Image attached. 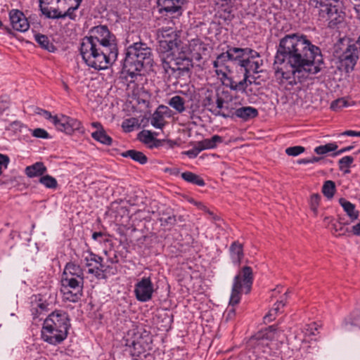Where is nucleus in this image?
I'll return each instance as SVG.
<instances>
[{"label": "nucleus", "mask_w": 360, "mask_h": 360, "mask_svg": "<svg viewBox=\"0 0 360 360\" xmlns=\"http://www.w3.org/2000/svg\"><path fill=\"white\" fill-rule=\"evenodd\" d=\"M323 56L319 46L302 34L292 33L282 37L274 60L275 77L281 84L293 86L309 75L320 71Z\"/></svg>", "instance_id": "1"}, {"label": "nucleus", "mask_w": 360, "mask_h": 360, "mask_svg": "<svg viewBox=\"0 0 360 360\" xmlns=\"http://www.w3.org/2000/svg\"><path fill=\"white\" fill-rule=\"evenodd\" d=\"M70 327L67 312L55 310L44 321L41 331L42 340L53 345L60 344L68 337Z\"/></svg>", "instance_id": "2"}, {"label": "nucleus", "mask_w": 360, "mask_h": 360, "mask_svg": "<svg viewBox=\"0 0 360 360\" xmlns=\"http://www.w3.org/2000/svg\"><path fill=\"white\" fill-rule=\"evenodd\" d=\"M152 52L148 46L142 42L134 43L127 49L123 62V71L131 77V82L141 75V71L152 65Z\"/></svg>", "instance_id": "3"}, {"label": "nucleus", "mask_w": 360, "mask_h": 360, "mask_svg": "<svg viewBox=\"0 0 360 360\" xmlns=\"http://www.w3.org/2000/svg\"><path fill=\"white\" fill-rule=\"evenodd\" d=\"M84 63L95 70H105L113 64L117 58L94 41L84 37L79 46Z\"/></svg>", "instance_id": "4"}, {"label": "nucleus", "mask_w": 360, "mask_h": 360, "mask_svg": "<svg viewBox=\"0 0 360 360\" xmlns=\"http://www.w3.org/2000/svg\"><path fill=\"white\" fill-rule=\"evenodd\" d=\"M162 66L165 72V78L168 81L172 79L177 80L181 77L188 75L193 68L192 60L181 50L174 51L167 53L162 59Z\"/></svg>", "instance_id": "5"}, {"label": "nucleus", "mask_w": 360, "mask_h": 360, "mask_svg": "<svg viewBox=\"0 0 360 360\" xmlns=\"http://www.w3.org/2000/svg\"><path fill=\"white\" fill-rule=\"evenodd\" d=\"M253 283V273L250 266H243L233 278L229 305L231 309L228 312V316L231 318L235 315L234 307L237 305L241 299L243 292L248 294L252 289Z\"/></svg>", "instance_id": "6"}, {"label": "nucleus", "mask_w": 360, "mask_h": 360, "mask_svg": "<svg viewBox=\"0 0 360 360\" xmlns=\"http://www.w3.org/2000/svg\"><path fill=\"white\" fill-rule=\"evenodd\" d=\"M309 5L319 20L328 22L330 27L338 25L343 20L338 0H309Z\"/></svg>", "instance_id": "7"}, {"label": "nucleus", "mask_w": 360, "mask_h": 360, "mask_svg": "<svg viewBox=\"0 0 360 360\" xmlns=\"http://www.w3.org/2000/svg\"><path fill=\"white\" fill-rule=\"evenodd\" d=\"M335 53L338 54L341 66L347 72L353 70L359 57V48L349 38H341L335 44Z\"/></svg>", "instance_id": "8"}, {"label": "nucleus", "mask_w": 360, "mask_h": 360, "mask_svg": "<svg viewBox=\"0 0 360 360\" xmlns=\"http://www.w3.org/2000/svg\"><path fill=\"white\" fill-rule=\"evenodd\" d=\"M85 37L101 46L106 51L112 53L117 58L118 49L116 37L106 25L92 27L89 31V36Z\"/></svg>", "instance_id": "9"}, {"label": "nucleus", "mask_w": 360, "mask_h": 360, "mask_svg": "<svg viewBox=\"0 0 360 360\" xmlns=\"http://www.w3.org/2000/svg\"><path fill=\"white\" fill-rule=\"evenodd\" d=\"M159 49L165 53L178 51L181 41L172 28H162L158 31Z\"/></svg>", "instance_id": "10"}, {"label": "nucleus", "mask_w": 360, "mask_h": 360, "mask_svg": "<svg viewBox=\"0 0 360 360\" xmlns=\"http://www.w3.org/2000/svg\"><path fill=\"white\" fill-rule=\"evenodd\" d=\"M82 258L86 267L88 268L87 273L93 275L97 279L104 278L105 273L107 272L109 266L105 268L103 258L91 251L84 252Z\"/></svg>", "instance_id": "11"}, {"label": "nucleus", "mask_w": 360, "mask_h": 360, "mask_svg": "<svg viewBox=\"0 0 360 360\" xmlns=\"http://www.w3.org/2000/svg\"><path fill=\"white\" fill-rule=\"evenodd\" d=\"M152 339L148 335L134 334L131 339L126 340V346L130 355L134 359L140 357L147 351L152 349Z\"/></svg>", "instance_id": "12"}, {"label": "nucleus", "mask_w": 360, "mask_h": 360, "mask_svg": "<svg viewBox=\"0 0 360 360\" xmlns=\"http://www.w3.org/2000/svg\"><path fill=\"white\" fill-rule=\"evenodd\" d=\"M224 103V98L219 96L218 93L210 89L205 91L202 104L204 108L212 113L226 117L227 115L220 111L223 108Z\"/></svg>", "instance_id": "13"}, {"label": "nucleus", "mask_w": 360, "mask_h": 360, "mask_svg": "<svg viewBox=\"0 0 360 360\" xmlns=\"http://www.w3.org/2000/svg\"><path fill=\"white\" fill-rule=\"evenodd\" d=\"M154 286L150 276L143 277L134 285V295L136 300L141 302L150 300L154 293Z\"/></svg>", "instance_id": "14"}, {"label": "nucleus", "mask_w": 360, "mask_h": 360, "mask_svg": "<svg viewBox=\"0 0 360 360\" xmlns=\"http://www.w3.org/2000/svg\"><path fill=\"white\" fill-rule=\"evenodd\" d=\"M55 127L67 134H72L75 131H79L82 127V122L77 119L60 115L53 120Z\"/></svg>", "instance_id": "15"}, {"label": "nucleus", "mask_w": 360, "mask_h": 360, "mask_svg": "<svg viewBox=\"0 0 360 360\" xmlns=\"http://www.w3.org/2000/svg\"><path fill=\"white\" fill-rule=\"evenodd\" d=\"M84 275L83 269L74 262H68L63 269L61 283H70V281L84 285Z\"/></svg>", "instance_id": "16"}, {"label": "nucleus", "mask_w": 360, "mask_h": 360, "mask_svg": "<svg viewBox=\"0 0 360 360\" xmlns=\"http://www.w3.org/2000/svg\"><path fill=\"white\" fill-rule=\"evenodd\" d=\"M252 53H248L240 66L244 68L245 72L243 77L248 79L251 73H258L260 72L259 68L263 64V60L260 58L259 53L252 49Z\"/></svg>", "instance_id": "17"}, {"label": "nucleus", "mask_w": 360, "mask_h": 360, "mask_svg": "<svg viewBox=\"0 0 360 360\" xmlns=\"http://www.w3.org/2000/svg\"><path fill=\"white\" fill-rule=\"evenodd\" d=\"M280 333L281 331H278L275 326H271L264 332L259 333L252 337L249 345L259 351L261 347L267 345L265 342L267 340L278 338Z\"/></svg>", "instance_id": "18"}, {"label": "nucleus", "mask_w": 360, "mask_h": 360, "mask_svg": "<svg viewBox=\"0 0 360 360\" xmlns=\"http://www.w3.org/2000/svg\"><path fill=\"white\" fill-rule=\"evenodd\" d=\"M84 285L70 281V283H61V292L63 300L71 302H77L82 295Z\"/></svg>", "instance_id": "19"}, {"label": "nucleus", "mask_w": 360, "mask_h": 360, "mask_svg": "<svg viewBox=\"0 0 360 360\" xmlns=\"http://www.w3.org/2000/svg\"><path fill=\"white\" fill-rule=\"evenodd\" d=\"M11 25L16 31L24 32L30 27V23L24 13L17 9H13L9 12Z\"/></svg>", "instance_id": "20"}, {"label": "nucleus", "mask_w": 360, "mask_h": 360, "mask_svg": "<svg viewBox=\"0 0 360 360\" xmlns=\"http://www.w3.org/2000/svg\"><path fill=\"white\" fill-rule=\"evenodd\" d=\"M229 61H231L230 55L227 51L218 55L216 60L213 61L215 72L219 77H225L226 73L231 72V68L229 65Z\"/></svg>", "instance_id": "21"}, {"label": "nucleus", "mask_w": 360, "mask_h": 360, "mask_svg": "<svg viewBox=\"0 0 360 360\" xmlns=\"http://www.w3.org/2000/svg\"><path fill=\"white\" fill-rule=\"evenodd\" d=\"M220 79L222 81L223 84L226 87H229L230 89L246 94L248 79L244 77L242 80L236 82L233 78L229 77L228 73H226V76H220Z\"/></svg>", "instance_id": "22"}, {"label": "nucleus", "mask_w": 360, "mask_h": 360, "mask_svg": "<svg viewBox=\"0 0 360 360\" xmlns=\"http://www.w3.org/2000/svg\"><path fill=\"white\" fill-rule=\"evenodd\" d=\"M169 109L165 105H160L153 112L150 118V124L157 129H162L165 125V116L167 115Z\"/></svg>", "instance_id": "23"}, {"label": "nucleus", "mask_w": 360, "mask_h": 360, "mask_svg": "<svg viewBox=\"0 0 360 360\" xmlns=\"http://www.w3.org/2000/svg\"><path fill=\"white\" fill-rule=\"evenodd\" d=\"M230 258L233 264L239 266L244 257L243 245L239 241H233L229 247Z\"/></svg>", "instance_id": "24"}, {"label": "nucleus", "mask_w": 360, "mask_h": 360, "mask_svg": "<svg viewBox=\"0 0 360 360\" xmlns=\"http://www.w3.org/2000/svg\"><path fill=\"white\" fill-rule=\"evenodd\" d=\"M189 49L195 60H200L207 51V44L199 39L191 40L189 44Z\"/></svg>", "instance_id": "25"}, {"label": "nucleus", "mask_w": 360, "mask_h": 360, "mask_svg": "<svg viewBox=\"0 0 360 360\" xmlns=\"http://www.w3.org/2000/svg\"><path fill=\"white\" fill-rule=\"evenodd\" d=\"M185 0H158V6L161 7L160 11L167 13H174L181 8V5Z\"/></svg>", "instance_id": "26"}, {"label": "nucleus", "mask_w": 360, "mask_h": 360, "mask_svg": "<svg viewBox=\"0 0 360 360\" xmlns=\"http://www.w3.org/2000/svg\"><path fill=\"white\" fill-rule=\"evenodd\" d=\"M226 51L230 55L231 61H238L239 65L248 53H252L250 48L230 47Z\"/></svg>", "instance_id": "27"}, {"label": "nucleus", "mask_w": 360, "mask_h": 360, "mask_svg": "<svg viewBox=\"0 0 360 360\" xmlns=\"http://www.w3.org/2000/svg\"><path fill=\"white\" fill-rule=\"evenodd\" d=\"M47 172V168L42 162H37L25 168V174L30 178L42 176Z\"/></svg>", "instance_id": "28"}, {"label": "nucleus", "mask_w": 360, "mask_h": 360, "mask_svg": "<svg viewBox=\"0 0 360 360\" xmlns=\"http://www.w3.org/2000/svg\"><path fill=\"white\" fill-rule=\"evenodd\" d=\"M339 203L349 218V223H352L358 219L359 212L356 210L354 204L343 198H340Z\"/></svg>", "instance_id": "29"}, {"label": "nucleus", "mask_w": 360, "mask_h": 360, "mask_svg": "<svg viewBox=\"0 0 360 360\" xmlns=\"http://www.w3.org/2000/svg\"><path fill=\"white\" fill-rule=\"evenodd\" d=\"M234 114L236 117L247 121L256 117L258 115V111L253 107L247 106L236 109Z\"/></svg>", "instance_id": "30"}, {"label": "nucleus", "mask_w": 360, "mask_h": 360, "mask_svg": "<svg viewBox=\"0 0 360 360\" xmlns=\"http://www.w3.org/2000/svg\"><path fill=\"white\" fill-rule=\"evenodd\" d=\"M288 298V292H285L283 295V298L276 303L272 309L269 310L268 314L264 317V322H271L275 319L276 314L279 312L281 308L285 304V301Z\"/></svg>", "instance_id": "31"}, {"label": "nucleus", "mask_w": 360, "mask_h": 360, "mask_svg": "<svg viewBox=\"0 0 360 360\" xmlns=\"http://www.w3.org/2000/svg\"><path fill=\"white\" fill-rule=\"evenodd\" d=\"M121 155L124 158H129L141 165H144L148 162V158L141 151L136 150H128L122 153Z\"/></svg>", "instance_id": "32"}, {"label": "nucleus", "mask_w": 360, "mask_h": 360, "mask_svg": "<svg viewBox=\"0 0 360 360\" xmlns=\"http://www.w3.org/2000/svg\"><path fill=\"white\" fill-rule=\"evenodd\" d=\"M233 5V4H228L226 6H217L218 8L217 16L219 18L223 20L224 22L231 21L234 16L232 9Z\"/></svg>", "instance_id": "33"}, {"label": "nucleus", "mask_w": 360, "mask_h": 360, "mask_svg": "<svg viewBox=\"0 0 360 360\" xmlns=\"http://www.w3.org/2000/svg\"><path fill=\"white\" fill-rule=\"evenodd\" d=\"M181 176L188 183H191L198 186H204L205 185V182L201 176L191 172H183L181 173Z\"/></svg>", "instance_id": "34"}, {"label": "nucleus", "mask_w": 360, "mask_h": 360, "mask_svg": "<svg viewBox=\"0 0 360 360\" xmlns=\"http://www.w3.org/2000/svg\"><path fill=\"white\" fill-rule=\"evenodd\" d=\"M223 138L219 135H214L210 139H205L199 143L200 147L201 149H212L217 147L218 143H222Z\"/></svg>", "instance_id": "35"}, {"label": "nucleus", "mask_w": 360, "mask_h": 360, "mask_svg": "<svg viewBox=\"0 0 360 360\" xmlns=\"http://www.w3.org/2000/svg\"><path fill=\"white\" fill-rule=\"evenodd\" d=\"M34 39L39 46L44 49L47 50L49 52H53L56 49L53 44L51 42L46 35L36 34L34 35Z\"/></svg>", "instance_id": "36"}, {"label": "nucleus", "mask_w": 360, "mask_h": 360, "mask_svg": "<svg viewBox=\"0 0 360 360\" xmlns=\"http://www.w3.org/2000/svg\"><path fill=\"white\" fill-rule=\"evenodd\" d=\"M91 137L96 141L105 146H111L112 143V139L108 136L105 130L95 131L91 133Z\"/></svg>", "instance_id": "37"}, {"label": "nucleus", "mask_w": 360, "mask_h": 360, "mask_svg": "<svg viewBox=\"0 0 360 360\" xmlns=\"http://www.w3.org/2000/svg\"><path fill=\"white\" fill-rule=\"evenodd\" d=\"M354 104V101L351 99L342 97L333 101L330 104V108L334 111H339L343 108L352 106Z\"/></svg>", "instance_id": "38"}, {"label": "nucleus", "mask_w": 360, "mask_h": 360, "mask_svg": "<svg viewBox=\"0 0 360 360\" xmlns=\"http://www.w3.org/2000/svg\"><path fill=\"white\" fill-rule=\"evenodd\" d=\"M349 224V221L342 222V219H339V221L333 224V229L331 230L332 233L336 236H345L348 232V229L345 227V224Z\"/></svg>", "instance_id": "39"}, {"label": "nucleus", "mask_w": 360, "mask_h": 360, "mask_svg": "<svg viewBox=\"0 0 360 360\" xmlns=\"http://www.w3.org/2000/svg\"><path fill=\"white\" fill-rule=\"evenodd\" d=\"M168 104L179 113H181L185 110V101L180 96H173L169 100Z\"/></svg>", "instance_id": "40"}, {"label": "nucleus", "mask_w": 360, "mask_h": 360, "mask_svg": "<svg viewBox=\"0 0 360 360\" xmlns=\"http://www.w3.org/2000/svg\"><path fill=\"white\" fill-rule=\"evenodd\" d=\"M39 8L40 11L47 18L51 19H58L62 18V13L59 11L56 8H53V10H50L48 7L43 6V4H41L39 1Z\"/></svg>", "instance_id": "41"}, {"label": "nucleus", "mask_w": 360, "mask_h": 360, "mask_svg": "<svg viewBox=\"0 0 360 360\" xmlns=\"http://www.w3.org/2000/svg\"><path fill=\"white\" fill-rule=\"evenodd\" d=\"M39 182L49 189H56L58 186L57 180L49 174L41 176Z\"/></svg>", "instance_id": "42"}, {"label": "nucleus", "mask_w": 360, "mask_h": 360, "mask_svg": "<svg viewBox=\"0 0 360 360\" xmlns=\"http://www.w3.org/2000/svg\"><path fill=\"white\" fill-rule=\"evenodd\" d=\"M335 192V184L333 181L328 180L325 181L322 187V193L323 195L330 199L333 197Z\"/></svg>", "instance_id": "43"}, {"label": "nucleus", "mask_w": 360, "mask_h": 360, "mask_svg": "<svg viewBox=\"0 0 360 360\" xmlns=\"http://www.w3.org/2000/svg\"><path fill=\"white\" fill-rule=\"evenodd\" d=\"M338 146L335 143H329L323 146H319L314 149V151L319 155H324L327 153L335 151Z\"/></svg>", "instance_id": "44"}, {"label": "nucleus", "mask_w": 360, "mask_h": 360, "mask_svg": "<svg viewBox=\"0 0 360 360\" xmlns=\"http://www.w3.org/2000/svg\"><path fill=\"white\" fill-rule=\"evenodd\" d=\"M82 1V0H75V6H72L69 7L68 9L64 13H62V18L68 17L70 19L72 20H76L77 15L75 13V11H76L79 7Z\"/></svg>", "instance_id": "45"}, {"label": "nucleus", "mask_w": 360, "mask_h": 360, "mask_svg": "<svg viewBox=\"0 0 360 360\" xmlns=\"http://www.w3.org/2000/svg\"><path fill=\"white\" fill-rule=\"evenodd\" d=\"M321 200V195L318 193H314L310 196L309 206L311 211L315 215L318 214V207Z\"/></svg>", "instance_id": "46"}, {"label": "nucleus", "mask_w": 360, "mask_h": 360, "mask_svg": "<svg viewBox=\"0 0 360 360\" xmlns=\"http://www.w3.org/2000/svg\"><path fill=\"white\" fill-rule=\"evenodd\" d=\"M138 138L140 141L145 144H148L155 140L153 133L148 130L141 131L138 135Z\"/></svg>", "instance_id": "47"}, {"label": "nucleus", "mask_w": 360, "mask_h": 360, "mask_svg": "<svg viewBox=\"0 0 360 360\" xmlns=\"http://www.w3.org/2000/svg\"><path fill=\"white\" fill-rule=\"evenodd\" d=\"M305 148L301 146L289 147L285 149V153L290 156H297L302 153Z\"/></svg>", "instance_id": "48"}, {"label": "nucleus", "mask_w": 360, "mask_h": 360, "mask_svg": "<svg viewBox=\"0 0 360 360\" xmlns=\"http://www.w3.org/2000/svg\"><path fill=\"white\" fill-rule=\"evenodd\" d=\"M353 162V157L349 155L343 157L338 162L340 169L343 170L345 168L348 169Z\"/></svg>", "instance_id": "49"}, {"label": "nucleus", "mask_w": 360, "mask_h": 360, "mask_svg": "<svg viewBox=\"0 0 360 360\" xmlns=\"http://www.w3.org/2000/svg\"><path fill=\"white\" fill-rule=\"evenodd\" d=\"M122 127L125 132H130L134 130V119H127L125 120L122 124Z\"/></svg>", "instance_id": "50"}, {"label": "nucleus", "mask_w": 360, "mask_h": 360, "mask_svg": "<svg viewBox=\"0 0 360 360\" xmlns=\"http://www.w3.org/2000/svg\"><path fill=\"white\" fill-rule=\"evenodd\" d=\"M32 134L33 136L37 138L48 139L49 137L48 132L41 128H37L32 130Z\"/></svg>", "instance_id": "51"}, {"label": "nucleus", "mask_w": 360, "mask_h": 360, "mask_svg": "<svg viewBox=\"0 0 360 360\" xmlns=\"http://www.w3.org/2000/svg\"><path fill=\"white\" fill-rule=\"evenodd\" d=\"M160 221L162 226H173L176 224V220L174 215H171L167 217H161Z\"/></svg>", "instance_id": "52"}, {"label": "nucleus", "mask_w": 360, "mask_h": 360, "mask_svg": "<svg viewBox=\"0 0 360 360\" xmlns=\"http://www.w3.org/2000/svg\"><path fill=\"white\" fill-rule=\"evenodd\" d=\"M202 150L201 149V147L199 146V143H198L196 147L186 151L185 154L187 155L190 158H196Z\"/></svg>", "instance_id": "53"}, {"label": "nucleus", "mask_w": 360, "mask_h": 360, "mask_svg": "<svg viewBox=\"0 0 360 360\" xmlns=\"http://www.w3.org/2000/svg\"><path fill=\"white\" fill-rule=\"evenodd\" d=\"M304 330L307 335H315V331L317 330L316 323L306 325L304 327Z\"/></svg>", "instance_id": "54"}, {"label": "nucleus", "mask_w": 360, "mask_h": 360, "mask_svg": "<svg viewBox=\"0 0 360 360\" xmlns=\"http://www.w3.org/2000/svg\"><path fill=\"white\" fill-rule=\"evenodd\" d=\"M38 114L41 115L45 119L50 120V122L53 124V120L56 117H58V115L53 116L50 112L39 109V112H37Z\"/></svg>", "instance_id": "55"}, {"label": "nucleus", "mask_w": 360, "mask_h": 360, "mask_svg": "<svg viewBox=\"0 0 360 360\" xmlns=\"http://www.w3.org/2000/svg\"><path fill=\"white\" fill-rule=\"evenodd\" d=\"M9 163V158L0 153V172H2L3 169H6Z\"/></svg>", "instance_id": "56"}, {"label": "nucleus", "mask_w": 360, "mask_h": 360, "mask_svg": "<svg viewBox=\"0 0 360 360\" xmlns=\"http://www.w3.org/2000/svg\"><path fill=\"white\" fill-rule=\"evenodd\" d=\"M8 97L7 96H2L0 97V110L4 111L8 108Z\"/></svg>", "instance_id": "57"}, {"label": "nucleus", "mask_w": 360, "mask_h": 360, "mask_svg": "<svg viewBox=\"0 0 360 360\" xmlns=\"http://www.w3.org/2000/svg\"><path fill=\"white\" fill-rule=\"evenodd\" d=\"M105 234L101 232H94L92 234V238L94 240H98L100 243L104 242L105 240L103 239Z\"/></svg>", "instance_id": "58"}, {"label": "nucleus", "mask_w": 360, "mask_h": 360, "mask_svg": "<svg viewBox=\"0 0 360 360\" xmlns=\"http://www.w3.org/2000/svg\"><path fill=\"white\" fill-rule=\"evenodd\" d=\"M354 9L356 13V17L360 20V0H353Z\"/></svg>", "instance_id": "59"}, {"label": "nucleus", "mask_w": 360, "mask_h": 360, "mask_svg": "<svg viewBox=\"0 0 360 360\" xmlns=\"http://www.w3.org/2000/svg\"><path fill=\"white\" fill-rule=\"evenodd\" d=\"M216 6H226L233 4L236 0H212Z\"/></svg>", "instance_id": "60"}, {"label": "nucleus", "mask_w": 360, "mask_h": 360, "mask_svg": "<svg viewBox=\"0 0 360 360\" xmlns=\"http://www.w3.org/2000/svg\"><path fill=\"white\" fill-rule=\"evenodd\" d=\"M351 324L360 327V311L356 312V319L352 320Z\"/></svg>", "instance_id": "61"}, {"label": "nucleus", "mask_w": 360, "mask_h": 360, "mask_svg": "<svg viewBox=\"0 0 360 360\" xmlns=\"http://www.w3.org/2000/svg\"><path fill=\"white\" fill-rule=\"evenodd\" d=\"M91 127L96 129V131H102L104 130V128L101 122H94L91 124Z\"/></svg>", "instance_id": "62"}, {"label": "nucleus", "mask_w": 360, "mask_h": 360, "mask_svg": "<svg viewBox=\"0 0 360 360\" xmlns=\"http://www.w3.org/2000/svg\"><path fill=\"white\" fill-rule=\"evenodd\" d=\"M352 232H353V234L355 236L360 235V221L358 224H356V225L352 226Z\"/></svg>", "instance_id": "63"}, {"label": "nucleus", "mask_w": 360, "mask_h": 360, "mask_svg": "<svg viewBox=\"0 0 360 360\" xmlns=\"http://www.w3.org/2000/svg\"><path fill=\"white\" fill-rule=\"evenodd\" d=\"M342 135L344 136H358V131H352V130H347L344 131Z\"/></svg>", "instance_id": "64"}]
</instances>
